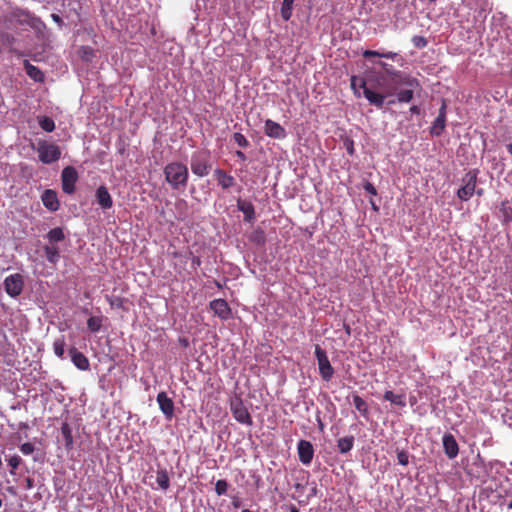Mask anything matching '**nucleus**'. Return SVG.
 Segmentation results:
<instances>
[{
	"label": "nucleus",
	"instance_id": "nucleus-1",
	"mask_svg": "<svg viewBox=\"0 0 512 512\" xmlns=\"http://www.w3.org/2000/svg\"><path fill=\"white\" fill-rule=\"evenodd\" d=\"M382 71H372L367 80L361 79L360 88L371 105L382 108L387 97L394 96L400 87H419L416 78L379 61Z\"/></svg>",
	"mask_w": 512,
	"mask_h": 512
},
{
	"label": "nucleus",
	"instance_id": "nucleus-2",
	"mask_svg": "<svg viewBox=\"0 0 512 512\" xmlns=\"http://www.w3.org/2000/svg\"><path fill=\"white\" fill-rule=\"evenodd\" d=\"M164 175L166 181L173 189H181L186 187L188 182V168L181 162L168 163L164 168Z\"/></svg>",
	"mask_w": 512,
	"mask_h": 512
},
{
	"label": "nucleus",
	"instance_id": "nucleus-3",
	"mask_svg": "<svg viewBox=\"0 0 512 512\" xmlns=\"http://www.w3.org/2000/svg\"><path fill=\"white\" fill-rule=\"evenodd\" d=\"M32 148L37 151L38 158L43 164L54 163L61 157L60 147L57 144L46 140H39L37 147L32 145Z\"/></svg>",
	"mask_w": 512,
	"mask_h": 512
},
{
	"label": "nucleus",
	"instance_id": "nucleus-4",
	"mask_svg": "<svg viewBox=\"0 0 512 512\" xmlns=\"http://www.w3.org/2000/svg\"><path fill=\"white\" fill-rule=\"evenodd\" d=\"M191 171L198 177L207 176L211 170L210 152L208 150L196 151L191 156Z\"/></svg>",
	"mask_w": 512,
	"mask_h": 512
},
{
	"label": "nucleus",
	"instance_id": "nucleus-5",
	"mask_svg": "<svg viewBox=\"0 0 512 512\" xmlns=\"http://www.w3.org/2000/svg\"><path fill=\"white\" fill-rule=\"evenodd\" d=\"M230 411L235 420L239 423L247 426H251L253 424L252 417L239 395H235L230 399Z\"/></svg>",
	"mask_w": 512,
	"mask_h": 512
},
{
	"label": "nucleus",
	"instance_id": "nucleus-6",
	"mask_svg": "<svg viewBox=\"0 0 512 512\" xmlns=\"http://www.w3.org/2000/svg\"><path fill=\"white\" fill-rule=\"evenodd\" d=\"M477 170L468 171L462 179L463 186L457 191V197L462 201H468L475 193L477 184Z\"/></svg>",
	"mask_w": 512,
	"mask_h": 512
},
{
	"label": "nucleus",
	"instance_id": "nucleus-7",
	"mask_svg": "<svg viewBox=\"0 0 512 512\" xmlns=\"http://www.w3.org/2000/svg\"><path fill=\"white\" fill-rule=\"evenodd\" d=\"M315 356L318 362L319 373L324 381H329L333 377L334 369L330 364L327 353L320 345L315 346Z\"/></svg>",
	"mask_w": 512,
	"mask_h": 512
},
{
	"label": "nucleus",
	"instance_id": "nucleus-8",
	"mask_svg": "<svg viewBox=\"0 0 512 512\" xmlns=\"http://www.w3.org/2000/svg\"><path fill=\"white\" fill-rule=\"evenodd\" d=\"M11 18L21 26L26 25L33 29H39L43 26V22L38 17L22 9L13 10Z\"/></svg>",
	"mask_w": 512,
	"mask_h": 512
},
{
	"label": "nucleus",
	"instance_id": "nucleus-9",
	"mask_svg": "<svg viewBox=\"0 0 512 512\" xmlns=\"http://www.w3.org/2000/svg\"><path fill=\"white\" fill-rule=\"evenodd\" d=\"M4 289L6 293L12 297L16 298L23 292L24 288V278L21 274L15 273L7 276L4 279Z\"/></svg>",
	"mask_w": 512,
	"mask_h": 512
},
{
	"label": "nucleus",
	"instance_id": "nucleus-10",
	"mask_svg": "<svg viewBox=\"0 0 512 512\" xmlns=\"http://www.w3.org/2000/svg\"><path fill=\"white\" fill-rule=\"evenodd\" d=\"M78 180L77 170L73 166H67L62 170V190L66 194H73L76 190L75 184Z\"/></svg>",
	"mask_w": 512,
	"mask_h": 512
},
{
	"label": "nucleus",
	"instance_id": "nucleus-11",
	"mask_svg": "<svg viewBox=\"0 0 512 512\" xmlns=\"http://www.w3.org/2000/svg\"><path fill=\"white\" fill-rule=\"evenodd\" d=\"M446 113L447 104L445 100H442L441 107L439 108L438 116L433 121L430 127V134L432 136H440L446 127Z\"/></svg>",
	"mask_w": 512,
	"mask_h": 512
},
{
	"label": "nucleus",
	"instance_id": "nucleus-12",
	"mask_svg": "<svg viewBox=\"0 0 512 512\" xmlns=\"http://www.w3.org/2000/svg\"><path fill=\"white\" fill-rule=\"evenodd\" d=\"M156 401L159 409L167 420L174 417L175 406L173 400L167 395L166 392L161 391L157 394Z\"/></svg>",
	"mask_w": 512,
	"mask_h": 512
},
{
	"label": "nucleus",
	"instance_id": "nucleus-13",
	"mask_svg": "<svg viewBox=\"0 0 512 512\" xmlns=\"http://www.w3.org/2000/svg\"><path fill=\"white\" fill-rule=\"evenodd\" d=\"M210 308L221 320H228L232 317V310L224 299H214L210 302Z\"/></svg>",
	"mask_w": 512,
	"mask_h": 512
},
{
	"label": "nucleus",
	"instance_id": "nucleus-14",
	"mask_svg": "<svg viewBox=\"0 0 512 512\" xmlns=\"http://www.w3.org/2000/svg\"><path fill=\"white\" fill-rule=\"evenodd\" d=\"M297 452L299 461L304 465H310L313 456H314V448L311 442L307 440H300L297 445Z\"/></svg>",
	"mask_w": 512,
	"mask_h": 512
},
{
	"label": "nucleus",
	"instance_id": "nucleus-15",
	"mask_svg": "<svg viewBox=\"0 0 512 512\" xmlns=\"http://www.w3.org/2000/svg\"><path fill=\"white\" fill-rule=\"evenodd\" d=\"M264 133L273 139H284L286 137L284 127L271 119L265 121Z\"/></svg>",
	"mask_w": 512,
	"mask_h": 512
},
{
	"label": "nucleus",
	"instance_id": "nucleus-16",
	"mask_svg": "<svg viewBox=\"0 0 512 512\" xmlns=\"http://www.w3.org/2000/svg\"><path fill=\"white\" fill-rule=\"evenodd\" d=\"M41 200L43 205L52 212L57 211L60 207L57 193L52 189H46L41 196Z\"/></svg>",
	"mask_w": 512,
	"mask_h": 512
},
{
	"label": "nucleus",
	"instance_id": "nucleus-17",
	"mask_svg": "<svg viewBox=\"0 0 512 512\" xmlns=\"http://www.w3.org/2000/svg\"><path fill=\"white\" fill-rule=\"evenodd\" d=\"M443 447L445 454L449 459H454L459 452V446L452 434H445L443 436Z\"/></svg>",
	"mask_w": 512,
	"mask_h": 512
},
{
	"label": "nucleus",
	"instance_id": "nucleus-18",
	"mask_svg": "<svg viewBox=\"0 0 512 512\" xmlns=\"http://www.w3.org/2000/svg\"><path fill=\"white\" fill-rule=\"evenodd\" d=\"M96 200L100 207L104 210L110 209L113 206L112 197L105 186H100L96 190Z\"/></svg>",
	"mask_w": 512,
	"mask_h": 512
},
{
	"label": "nucleus",
	"instance_id": "nucleus-19",
	"mask_svg": "<svg viewBox=\"0 0 512 512\" xmlns=\"http://www.w3.org/2000/svg\"><path fill=\"white\" fill-rule=\"evenodd\" d=\"M237 208L244 214V220L253 223L255 220V208L250 201L238 199Z\"/></svg>",
	"mask_w": 512,
	"mask_h": 512
},
{
	"label": "nucleus",
	"instance_id": "nucleus-20",
	"mask_svg": "<svg viewBox=\"0 0 512 512\" xmlns=\"http://www.w3.org/2000/svg\"><path fill=\"white\" fill-rule=\"evenodd\" d=\"M69 352L71 361L78 369L83 371L89 369V360L82 352L78 351L74 347L71 348Z\"/></svg>",
	"mask_w": 512,
	"mask_h": 512
},
{
	"label": "nucleus",
	"instance_id": "nucleus-21",
	"mask_svg": "<svg viewBox=\"0 0 512 512\" xmlns=\"http://www.w3.org/2000/svg\"><path fill=\"white\" fill-rule=\"evenodd\" d=\"M214 175L216 177V180L218 182V185L221 186L222 189H229L230 187L234 186L235 179L233 176L226 173V171L222 169H216L214 171Z\"/></svg>",
	"mask_w": 512,
	"mask_h": 512
},
{
	"label": "nucleus",
	"instance_id": "nucleus-22",
	"mask_svg": "<svg viewBox=\"0 0 512 512\" xmlns=\"http://www.w3.org/2000/svg\"><path fill=\"white\" fill-rule=\"evenodd\" d=\"M24 69L27 75L35 82H44V73L36 66L32 65L28 60L23 62Z\"/></svg>",
	"mask_w": 512,
	"mask_h": 512
},
{
	"label": "nucleus",
	"instance_id": "nucleus-23",
	"mask_svg": "<svg viewBox=\"0 0 512 512\" xmlns=\"http://www.w3.org/2000/svg\"><path fill=\"white\" fill-rule=\"evenodd\" d=\"M354 436H345L339 438L337 441V448L341 454H346L352 450L354 446Z\"/></svg>",
	"mask_w": 512,
	"mask_h": 512
},
{
	"label": "nucleus",
	"instance_id": "nucleus-24",
	"mask_svg": "<svg viewBox=\"0 0 512 512\" xmlns=\"http://www.w3.org/2000/svg\"><path fill=\"white\" fill-rule=\"evenodd\" d=\"M384 400L390 401L391 403L405 407L406 406V397L404 394H394L393 391L387 390L383 396Z\"/></svg>",
	"mask_w": 512,
	"mask_h": 512
},
{
	"label": "nucleus",
	"instance_id": "nucleus-25",
	"mask_svg": "<svg viewBox=\"0 0 512 512\" xmlns=\"http://www.w3.org/2000/svg\"><path fill=\"white\" fill-rule=\"evenodd\" d=\"M353 404L355 408L363 417H367L369 414V408L367 402L360 397L358 394L353 395Z\"/></svg>",
	"mask_w": 512,
	"mask_h": 512
},
{
	"label": "nucleus",
	"instance_id": "nucleus-26",
	"mask_svg": "<svg viewBox=\"0 0 512 512\" xmlns=\"http://www.w3.org/2000/svg\"><path fill=\"white\" fill-rule=\"evenodd\" d=\"M156 482L164 491L170 487V479L167 470L161 469L156 472Z\"/></svg>",
	"mask_w": 512,
	"mask_h": 512
},
{
	"label": "nucleus",
	"instance_id": "nucleus-27",
	"mask_svg": "<svg viewBox=\"0 0 512 512\" xmlns=\"http://www.w3.org/2000/svg\"><path fill=\"white\" fill-rule=\"evenodd\" d=\"M363 57L368 59L371 57H380L394 60L398 57V53L396 52H379L375 50H365L363 52Z\"/></svg>",
	"mask_w": 512,
	"mask_h": 512
},
{
	"label": "nucleus",
	"instance_id": "nucleus-28",
	"mask_svg": "<svg viewBox=\"0 0 512 512\" xmlns=\"http://www.w3.org/2000/svg\"><path fill=\"white\" fill-rule=\"evenodd\" d=\"M416 87H405V89L396 91L395 95L397 96V101L401 103H408L413 99L414 89Z\"/></svg>",
	"mask_w": 512,
	"mask_h": 512
},
{
	"label": "nucleus",
	"instance_id": "nucleus-29",
	"mask_svg": "<svg viewBox=\"0 0 512 512\" xmlns=\"http://www.w3.org/2000/svg\"><path fill=\"white\" fill-rule=\"evenodd\" d=\"M45 257L51 264H56L60 258L59 249L56 246H45L44 247Z\"/></svg>",
	"mask_w": 512,
	"mask_h": 512
},
{
	"label": "nucleus",
	"instance_id": "nucleus-30",
	"mask_svg": "<svg viewBox=\"0 0 512 512\" xmlns=\"http://www.w3.org/2000/svg\"><path fill=\"white\" fill-rule=\"evenodd\" d=\"M61 434L64 438L65 447L71 449L73 446L72 429L68 423H63L61 426Z\"/></svg>",
	"mask_w": 512,
	"mask_h": 512
},
{
	"label": "nucleus",
	"instance_id": "nucleus-31",
	"mask_svg": "<svg viewBox=\"0 0 512 512\" xmlns=\"http://www.w3.org/2000/svg\"><path fill=\"white\" fill-rule=\"evenodd\" d=\"M47 238L50 243L61 242L65 239V234L62 228L56 227L47 233Z\"/></svg>",
	"mask_w": 512,
	"mask_h": 512
},
{
	"label": "nucleus",
	"instance_id": "nucleus-32",
	"mask_svg": "<svg viewBox=\"0 0 512 512\" xmlns=\"http://www.w3.org/2000/svg\"><path fill=\"white\" fill-rule=\"evenodd\" d=\"M39 126L46 132H52L55 129V122L48 116H41L38 118Z\"/></svg>",
	"mask_w": 512,
	"mask_h": 512
},
{
	"label": "nucleus",
	"instance_id": "nucleus-33",
	"mask_svg": "<svg viewBox=\"0 0 512 512\" xmlns=\"http://www.w3.org/2000/svg\"><path fill=\"white\" fill-rule=\"evenodd\" d=\"M102 326V318L97 316H92L87 320V327L92 332H98Z\"/></svg>",
	"mask_w": 512,
	"mask_h": 512
},
{
	"label": "nucleus",
	"instance_id": "nucleus-34",
	"mask_svg": "<svg viewBox=\"0 0 512 512\" xmlns=\"http://www.w3.org/2000/svg\"><path fill=\"white\" fill-rule=\"evenodd\" d=\"M53 350H54L55 355H57L59 358H63L64 353H65L64 337H61L54 341Z\"/></svg>",
	"mask_w": 512,
	"mask_h": 512
},
{
	"label": "nucleus",
	"instance_id": "nucleus-35",
	"mask_svg": "<svg viewBox=\"0 0 512 512\" xmlns=\"http://www.w3.org/2000/svg\"><path fill=\"white\" fill-rule=\"evenodd\" d=\"M228 487V482L224 479H220L215 484V492L218 496L225 495L227 493Z\"/></svg>",
	"mask_w": 512,
	"mask_h": 512
},
{
	"label": "nucleus",
	"instance_id": "nucleus-36",
	"mask_svg": "<svg viewBox=\"0 0 512 512\" xmlns=\"http://www.w3.org/2000/svg\"><path fill=\"white\" fill-rule=\"evenodd\" d=\"M81 58L85 61H91L95 56L94 50L89 46H82L80 48Z\"/></svg>",
	"mask_w": 512,
	"mask_h": 512
},
{
	"label": "nucleus",
	"instance_id": "nucleus-37",
	"mask_svg": "<svg viewBox=\"0 0 512 512\" xmlns=\"http://www.w3.org/2000/svg\"><path fill=\"white\" fill-rule=\"evenodd\" d=\"M234 141L240 146L241 148H247L249 146V141L247 138L240 132H236L233 135Z\"/></svg>",
	"mask_w": 512,
	"mask_h": 512
},
{
	"label": "nucleus",
	"instance_id": "nucleus-38",
	"mask_svg": "<svg viewBox=\"0 0 512 512\" xmlns=\"http://www.w3.org/2000/svg\"><path fill=\"white\" fill-rule=\"evenodd\" d=\"M411 41H412L413 45H414L416 48H419V49L426 47V46H427V44H428V41L426 40V38H425V37H423V36H418V35L413 36V37H412V39H411Z\"/></svg>",
	"mask_w": 512,
	"mask_h": 512
},
{
	"label": "nucleus",
	"instance_id": "nucleus-39",
	"mask_svg": "<svg viewBox=\"0 0 512 512\" xmlns=\"http://www.w3.org/2000/svg\"><path fill=\"white\" fill-rule=\"evenodd\" d=\"M293 5L287 6L286 4H282L281 7V16L285 21H288L292 16Z\"/></svg>",
	"mask_w": 512,
	"mask_h": 512
},
{
	"label": "nucleus",
	"instance_id": "nucleus-40",
	"mask_svg": "<svg viewBox=\"0 0 512 512\" xmlns=\"http://www.w3.org/2000/svg\"><path fill=\"white\" fill-rule=\"evenodd\" d=\"M8 463H9V465H10V466H11V468H12V470L10 471V473H11L12 475H15V471H14V470H15V469H17V468H18V466L20 465V463H21V458H20L18 455H14V456H12V457H10V458L8 459Z\"/></svg>",
	"mask_w": 512,
	"mask_h": 512
},
{
	"label": "nucleus",
	"instance_id": "nucleus-41",
	"mask_svg": "<svg viewBox=\"0 0 512 512\" xmlns=\"http://www.w3.org/2000/svg\"><path fill=\"white\" fill-rule=\"evenodd\" d=\"M397 460L398 463L407 466L409 464V455L406 451L401 450L397 452Z\"/></svg>",
	"mask_w": 512,
	"mask_h": 512
},
{
	"label": "nucleus",
	"instance_id": "nucleus-42",
	"mask_svg": "<svg viewBox=\"0 0 512 512\" xmlns=\"http://www.w3.org/2000/svg\"><path fill=\"white\" fill-rule=\"evenodd\" d=\"M35 450V447L32 443L30 442H26V443H23L21 446H20V451L24 454V455H29V454H32Z\"/></svg>",
	"mask_w": 512,
	"mask_h": 512
},
{
	"label": "nucleus",
	"instance_id": "nucleus-43",
	"mask_svg": "<svg viewBox=\"0 0 512 512\" xmlns=\"http://www.w3.org/2000/svg\"><path fill=\"white\" fill-rule=\"evenodd\" d=\"M363 187H364V190L367 193H369L371 195H376L377 194V190H376L375 186L371 182H368V181L365 182Z\"/></svg>",
	"mask_w": 512,
	"mask_h": 512
},
{
	"label": "nucleus",
	"instance_id": "nucleus-44",
	"mask_svg": "<svg viewBox=\"0 0 512 512\" xmlns=\"http://www.w3.org/2000/svg\"><path fill=\"white\" fill-rule=\"evenodd\" d=\"M51 18L53 19L54 22H56L60 26L63 24V20L58 14H54V13L51 14Z\"/></svg>",
	"mask_w": 512,
	"mask_h": 512
},
{
	"label": "nucleus",
	"instance_id": "nucleus-45",
	"mask_svg": "<svg viewBox=\"0 0 512 512\" xmlns=\"http://www.w3.org/2000/svg\"><path fill=\"white\" fill-rule=\"evenodd\" d=\"M25 483L27 489H32L34 487V480L30 477L25 479Z\"/></svg>",
	"mask_w": 512,
	"mask_h": 512
},
{
	"label": "nucleus",
	"instance_id": "nucleus-46",
	"mask_svg": "<svg viewBox=\"0 0 512 512\" xmlns=\"http://www.w3.org/2000/svg\"><path fill=\"white\" fill-rule=\"evenodd\" d=\"M232 506L234 508H236V509L241 506V501H240V499L238 497H233V499H232Z\"/></svg>",
	"mask_w": 512,
	"mask_h": 512
},
{
	"label": "nucleus",
	"instance_id": "nucleus-47",
	"mask_svg": "<svg viewBox=\"0 0 512 512\" xmlns=\"http://www.w3.org/2000/svg\"><path fill=\"white\" fill-rule=\"evenodd\" d=\"M346 150H347L348 154H350V155L354 154V145H353L352 141L347 145Z\"/></svg>",
	"mask_w": 512,
	"mask_h": 512
},
{
	"label": "nucleus",
	"instance_id": "nucleus-48",
	"mask_svg": "<svg viewBox=\"0 0 512 512\" xmlns=\"http://www.w3.org/2000/svg\"><path fill=\"white\" fill-rule=\"evenodd\" d=\"M504 217H505V220H512V209L510 208V211H507L506 209H504Z\"/></svg>",
	"mask_w": 512,
	"mask_h": 512
},
{
	"label": "nucleus",
	"instance_id": "nucleus-49",
	"mask_svg": "<svg viewBox=\"0 0 512 512\" xmlns=\"http://www.w3.org/2000/svg\"><path fill=\"white\" fill-rule=\"evenodd\" d=\"M236 156L241 159L242 161H245L246 160V155L244 152L240 151V150H237L236 151Z\"/></svg>",
	"mask_w": 512,
	"mask_h": 512
},
{
	"label": "nucleus",
	"instance_id": "nucleus-50",
	"mask_svg": "<svg viewBox=\"0 0 512 512\" xmlns=\"http://www.w3.org/2000/svg\"><path fill=\"white\" fill-rule=\"evenodd\" d=\"M410 111H411V113H413V114H419L420 109H419V107H418V106L413 105V106H411V107H410Z\"/></svg>",
	"mask_w": 512,
	"mask_h": 512
},
{
	"label": "nucleus",
	"instance_id": "nucleus-51",
	"mask_svg": "<svg viewBox=\"0 0 512 512\" xmlns=\"http://www.w3.org/2000/svg\"><path fill=\"white\" fill-rule=\"evenodd\" d=\"M288 511H289V512H299V509H298V507H297L296 505L291 504V505H289V507H288Z\"/></svg>",
	"mask_w": 512,
	"mask_h": 512
},
{
	"label": "nucleus",
	"instance_id": "nucleus-52",
	"mask_svg": "<svg viewBox=\"0 0 512 512\" xmlns=\"http://www.w3.org/2000/svg\"><path fill=\"white\" fill-rule=\"evenodd\" d=\"M200 264H201V260H200V258H199V257H194V258L192 259V265H197V266H199Z\"/></svg>",
	"mask_w": 512,
	"mask_h": 512
},
{
	"label": "nucleus",
	"instance_id": "nucleus-53",
	"mask_svg": "<svg viewBox=\"0 0 512 512\" xmlns=\"http://www.w3.org/2000/svg\"><path fill=\"white\" fill-rule=\"evenodd\" d=\"M318 426H319V430H320V431H323V429H324V424H323V422L321 421V419H318Z\"/></svg>",
	"mask_w": 512,
	"mask_h": 512
},
{
	"label": "nucleus",
	"instance_id": "nucleus-54",
	"mask_svg": "<svg viewBox=\"0 0 512 512\" xmlns=\"http://www.w3.org/2000/svg\"><path fill=\"white\" fill-rule=\"evenodd\" d=\"M293 3H294V0H283L282 4H286L287 6H289V5H293Z\"/></svg>",
	"mask_w": 512,
	"mask_h": 512
},
{
	"label": "nucleus",
	"instance_id": "nucleus-55",
	"mask_svg": "<svg viewBox=\"0 0 512 512\" xmlns=\"http://www.w3.org/2000/svg\"><path fill=\"white\" fill-rule=\"evenodd\" d=\"M506 149L509 152V154L512 156V144L511 143L506 145Z\"/></svg>",
	"mask_w": 512,
	"mask_h": 512
},
{
	"label": "nucleus",
	"instance_id": "nucleus-56",
	"mask_svg": "<svg viewBox=\"0 0 512 512\" xmlns=\"http://www.w3.org/2000/svg\"><path fill=\"white\" fill-rule=\"evenodd\" d=\"M356 80H357V78H356L355 76H353V77L351 78V86H352V88H355Z\"/></svg>",
	"mask_w": 512,
	"mask_h": 512
},
{
	"label": "nucleus",
	"instance_id": "nucleus-57",
	"mask_svg": "<svg viewBox=\"0 0 512 512\" xmlns=\"http://www.w3.org/2000/svg\"><path fill=\"white\" fill-rule=\"evenodd\" d=\"M118 302H116V305L118 307H121L122 306V300L120 298L117 299Z\"/></svg>",
	"mask_w": 512,
	"mask_h": 512
},
{
	"label": "nucleus",
	"instance_id": "nucleus-58",
	"mask_svg": "<svg viewBox=\"0 0 512 512\" xmlns=\"http://www.w3.org/2000/svg\"><path fill=\"white\" fill-rule=\"evenodd\" d=\"M371 205L375 211H378V207L375 205L373 201H371Z\"/></svg>",
	"mask_w": 512,
	"mask_h": 512
},
{
	"label": "nucleus",
	"instance_id": "nucleus-59",
	"mask_svg": "<svg viewBox=\"0 0 512 512\" xmlns=\"http://www.w3.org/2000/svg\"><path fill=\"white\" fill-rule=\"evenodd\" d=\"M396 100L395 99H392V100H389V104H395Z\"/></svg>",
	"mask_w": 512,
	"mask_h": 512
},
{
	"label": "nucleus",
	"instance_id": "nucleus-60",
	"mask_svg": "<svg viewBox=\"0 0 512 512\" xmlns=\"http://www.w3.org/2000/svg\"><path fill=\"white\" fill-rule=\"evenodd\" d=\"M346 332H347L348 334H350V327H349V326H346Z\"/></svg>",
	"mask_w": 512,
	"mask_h": 512
},
{
	"label": "nucleus",
	"instance_id": "nucleus-61",
	"mask_svg": "<svg viewBox=\"0 0 512 512\" xmlns=\"http://www.w3.org/2000/svg\"><path fill=\"white\" fill-rule=\"evenodd\" d=\"M242 512H252V511L249 509H244V510H242Z\"/></svg>",
	"mask_w": 512,
	"mask_h": 512
},
{
	"label": "nucleus",
	"instance_id": "nucleus-62",
	"mask_svg": "<svg viewBox=\"0 0 512 512\" xmlns=\"http://www.w3.org/2000/svg\"><path fill=\"white\" fill-rule=\"evenodd\" d=\"M478 195L482 194V190L477 191Z\"/></svg>",
	"mask_w": 512,
	"mask_h": 512
},
{
	"label": "nucleus",
	"instance_id": "nucleus-63",
	"mask_svg": "<svg viewBox=\"0 0 512 512\" xmlns=\"http://www.w3.org/2000/svg\"><path fill=\"white\" fill-rule=\"evenodd\" d=\"M509 507L512 508V502L509 504Z\"/></svg>",
	"mask_w": 512,
	"mask_h": 512
},
{
	"label": "nucleus",
	"instance_id": "nucleus-64",
	"mask_svg": "<svg viewBox=\"0 0 512 512\" xmlns=\"http://www.w3.org/2000/svg\"><path fill=\"white\" fill-rule=\"evenodd\" d=\"M511 75H512V69H511Z\"/></svg>",
	"mask_w": 512,
	"mask_h": 512
}]
</instances>
